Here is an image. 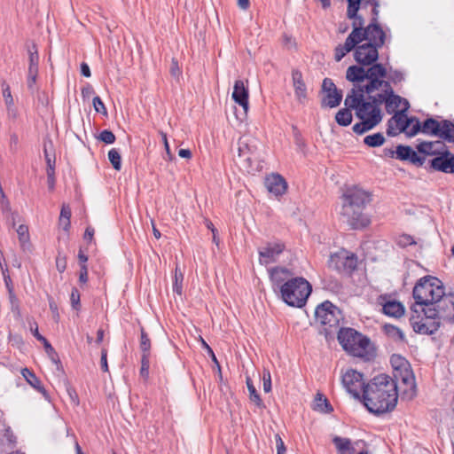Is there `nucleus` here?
I'll list each match as a JSON object with an SVG mask.
<instances>
[{"instance_id":"obj_1","label":"nucleus","mask_w":454,"mask_h":454,"mask_svg":"<svg viewBox=\"0 0 454 454\" xmlns=\"http://www.w3.org/2000/svg\"><path fill=\"white\" fill-rule=\"evenodd\" d=\"M377 0H348L347 17L352 20V32L343 44L334 50V59L340 61L347 53L364 41L382 47L386 34L378 23Z\"/></svg>"},{"instance_id":"obj_2","label":"nucleus","mask_w":454,"mask_h":454,"mask_svg":"<svg viewBox=\"0 0 454 454\" xmlns=\"http://www.w3.org/2000/svg\"><path fill=\"white\" fill-rule=\"evenodd\" d=\"M387 69L382 64H377L365 69L360 66H351L347 69L346 78L353 82H365V92L368 95L376 93L378 103H385L388 114L398 112L397 109L408 110L409 102L395 95L390 83L385 80Z\"/></svg>"},{"instance_id":"obj_3","label":"nucleus","mask_w":454,"mask_h":454,"mask_svg":"<svg viewBox=\"0 0 454 454\" xmlns=\"http://www.w3.org/2000/svg\"><path fill=\"white\" fill-rule=\"evenodd\" d=\"M398 387L388 375L374 377L364 388V403L372 413H385L395 409L398 400Z\"/></svg>"},{"instance_id":"obj_4","label":"nucleus","mask_w":454,"mask_h":454,"mask_svg":"<svg viewBox=\"0 0 454 454\" xmlns=\"http://www.w3.org/2000/svg\"><path fill=\"white\" fill-rule=\"evenodd\" d=\"M365 93V83L355 85L344 102L345 106L356 110V115L362 121L352 128L353 131L359 135L373 129L382 120L380 105L378 103L376 93L369 95V98L372 101L364 100Z\"/></svg>"},{"instance_id":"obj_5","label":"nucleus","mask_w":454,"mask_h":454,"mask_svg":"<svg viewBox=\"0 0 454 454\" xmlns=\"http://www.w3.org/2000/svg\"><path fill=\"white\" fill-rule=\"evenodd\" d=\"M338 340L343 349L354 356L369 359L373 354L370 340L352 328L340 329Z\"/></svg>"},{"instance_id":"obj_6","label":"nucleus","mask_w":454,"mask_h":454,"mask_svg":"<svg viewBox=\"0 0 454 454\" xmlns=\"http://www.w3.org/2000/svg\"><path fill=\"white\" fill-rule=\"evenodd\" d=\"M444 294V288L442 282L433 277H425L421 278L413 288V297L416 305H432L435 306Z\"/></svg>"},{"instance_id":"obj_7","label":"nucleus","mask_w":454,"mask_h":454,"mask_svg":"<svg viewBox=\"0 0 454 454\" xmlns=\"http://www.w3.org/2000/svg\"><path fill=\"white\" fill-rule=\"evenodd\" d=\"M310 284L303 278H294L280 286L283 301L293 307H302L311 294Z\"/></svg>"},{"instance_id":"obj_8","label":"nucleus","mask_w":454,"mask_h":454,"mask_svg":"<svg viewBox=\"0 0 454 454\" xmlns=\"http://www.w3.org/2000/svg\"><path fill=\"white\" fill-rule=\"evenodd\" d=\"M407 110H399L389 119L387 132L390 136H395L401 132L408 137L417 135L420 130V122L415 118H408L405 114Z\"/></svg>"},{"instance_id":"obj_9","label":"nucleus","mask_w":454,"mask_h":454,"mask_svg":"<svg viewBox=\"0 0 454 454\" xmlns=\"http://www.w3.org/2000/svg\"><path fill=\"white\" fill-rule=\"evenodd\" d=\"M365 207L356 205L341 204L340 216L352 229H362L371 223L369 216L364 213Z\"/></svg>"},{"instance_id":"obj_10","label":"nucleus","mask_w":454,"mask_h":454,"mask_svg":"<svg viewBox=\"0 0 454 454\" xmlns=\"http://www.w3.org/2000/svg\"><path fill=\"white\" fill-rule=\"evenodd\" d=\"M422 311L424 312L423 317L413 316L411 317L414 331L420 334L434 333L440 326L439 322L435 320V317H439L436 309H428V310L422 309Z\"/></svg>"},{"instance_id":"obj_11","label":"nucleus","mask_w":454,"mask_h":454,"mask_svg":"<svg viewBox=\"0 0 454 454\" xmlns=\"http://www.w3.org/2000/svg\"><path fill=\"white\" fill-rule=\"evenodd\" d=\"M341 204L366 207L372 201V193L358 185H349L343 189Z\"/></svg>"},{"instance_id":"obj_12","label":"nucleus","mask_w":454,"mask_h":454,"mask_svg":"<svg viewBox=\"0 0 454 454\" xmlns=\"http://www.w3.org/2000/svg\"><path fill=\"white\" fill-rule=\"evenodd\" d=\"M340 312L330 301H325L317 307L315 311L316 321L329 328L339 325Z\"/></svg>"},{"instance_id":"obj_13","label":"nucleus","mask_w":454,"mask_h":454,"mask_svg":"<svg viewBox=\"0 0 454 454\" xmlns=\"http://www.w3.org/2000/svg\"><path fill=\"white\" fill-rule=\"evenodd\" d=\"M380 46L375 45L373 43L365 42L358 43L353 50L355 60L362 66H370L372 67L377 65L376 60L379 58V49Z\"/></svg>"},{"instance_id":"obj_14","label":"nucleus","mask_w":454,"mask_h":454,"mask_svg":"<svg viewBox=\"0 0 454 454\" xmlns=\"http://www.w3.org/2000/svg\"><path fill=\"white\" fill-rule=\"evenodd\" d=\"M341 382L346 390L355 398H359L361 390L365 387L363 374L353 369H348L342 374Z\"/></svg>"},{"instance_id":"obj_15","label":"nucleus","mask_w":454,"mask_h":454,"mask_svg":"<svg viewBox=\"0 0 454 454\" xmlns=\"http://www.w3.org/2000/svg\"><path fill=\"white\" fill-rule=\"evenodd\" d=\"M376 305L381 307V311L388 317L399 318L403 316L404 306L393 299L389 294H381L376 299Z\"/></svg>"},{"instance_id":"obj_16","label":"nucleus","mask_w":454,"mask_h":454,"mask_svg":"<svg viewBox=\"0 0 454 454\" xmlns=\"http://www.w3.org/2000/svg\"><path fill=\"white\" fill-rule=\"evenodd\" d=\"M322 106L330 108L336 107L342 99V91L339 90L333 82L329 78H325L322 84Z\"/></svg>"},{"instance_id":"obj_17","label":"nucleus","mask_w":454,"mask_h":454,"mask_svg":"<svg viewBox=\"0 0 454 454\" xmlns=\"http://www.w3.org/2000/svg\"><path fill=\"white\" fill-rule=\"evenodd\" d=\"M395 376L401 380L402 396L408 400L412 399L416 395V382L412 371L406 368Z\"/></svg>"},{"instance_id":"obj_18","label":"nucleus","mask_w":454,"mask_h":454,"mask_svg":"<svg viewBox=\"0 0 454 454\" xmlns=\"http://www.w3.org/2000/svg\"><path fill=\"white\" fill-rule=\"evenodd\" d=\"M248 97L249 91L247 86L245 85L242 80H237L234 83L231 98L235 103L239 104L243 109L242 116L239 118L240 121L247 115L249 108Z\"/></svg>"},{"instance_id":"obj_19","label":"nucleus","mask_w":454,"mask_h":454,"mask_svg":"<svg viewBox=\"0 0 454 454\" xmlns=\"http://www.w3.org/2000/svg\"><path fill=\"white\" fill-rule=\"evenodd\" d=\"M28 68H27V87L33 90L38 75L39 55L35 43L27 47Z\"/></svg>"},{"instance_id":"obj_20","label":"nucleus","mask_w":454,"mask_h":454,"mask_svg":"<svg viewBox=\"0 0 454 454\" xmlns=\"http://www.w3.org/2000/svg\"><path fill=\"white\" fill-rule=\"evenodd\" d=\"M430 166L434 170L454 174V155L445 149L430 160Z\"/></svg>"},{"instance_id":"obj_21","label":"nucleus","mask_w":454,"mask_h":454,"mask_svg":"<svg viewBox=\"0 0 454 454\" xmlns=\"http://www.w3.org/2000/svg\"><path fill=\"white\" fill-rule=\"evenodd\" d=\"M434 308L439 315V318L454 322V293L444 294Z\"/></svg>"},{"instance_id":"obj_22","label":"nucleus","mask_w":454,"mask_h":454,"mask_svg":"<svg viewBox=\"0 0 454 454\" xmlns=\"http://www.w3.org/2000/svg\"><path fill=\"white\" fill-rule=\"evenodd\" d=\"M292 81L296 100L299 104L305 105L308 101V90L301 73L294 70L292 72Z\"/></svg>"},{"instance_id":"obj_23","label":"nucleus","mask_w":454,"mask_h":454,"mask_svg":"<svg viewBox=\"0 0 454 454\" xmlns=\"http://www.w3.org/2000/svg\"><path fill=\"white\" fill-rule=\"evenodd\" d=\"M267 190L275 196L283 195L287 190V183L279 174H271L265 179Z\"/></svg>"},{"instance_id":"obj_24","label":"nucleus","mask_w":454,"mask_h":454,"mask_svg":"<svg viewBox=\"0 0 454 454\" xmlns=\"http://www.w3.org/2000/svg\"><path fill=\"white\" fill-rule=\"evenodd\" d=\"M328 265L340 273L349 274L356 268L357 261L356 257H330Z\"/></svg>"},{"instance_id":"obj_25","label":"nucleus","mask_w":454,"mask_h":454,"mask_svg":"<svg viewBox=\"0 0 454 454\" xmlns=\"http://www.w3.org/2000/svg\"><path fill=\"white\" fill-rule=\"evenodd\" d=\"M257 150L256 139L244 136L239 139L238 142V153L239 157L244 158L245 160H250V156L253 155Z\"/></svg>"},{"instance_id":"obj_26","label":"nucleus","mask_w":454,"mask_h":454,"mask_svg":"<svg viewBox=\"0 0 454 454\" xmlns=\"http://www.w3.org/2000/svg\"><path fill=\"white\" fill-rule=\"evenodd\" d=\"M269 273L271 281L279 287L294 274L291 270L281 266L271 268Z\"/></svg>"},{"instance_id":"obj_27","label":"nucleus","mask_w":454,"mask_h":454,"mask_svg":"<svg viewBox=\"0 0 454 454\" xmlns=\"http://www.w3.org/2000/svg\"><path fill=\"white\" fill-rule=\"evenodd\" d=\"M417 149L421 153L428 155H440L442 153L441 150H445V145L440 141L422 142L417 145Z\"/></svg>"},{"instance_id":"obj_28","label":"nucleus","mask_w":454,"mask_h":454,"mask_svg":"<svg viewBox=\"0 0 454 454\" xmlns=\"http://www.w3.org/2000/svg\"><path fill=\"white\" fill-rule=\"evenodd\" d=\"M285 251V245L280 241H271L261 247L258 250L259 255H275Z\"/></svg>"},{"instance_id":"obj_29","label":"nucleus","mask_w":454,"mask_h":454,"mask_svg":"<svg viewBox=\"0 0 454 454\" xmlns=\"http://www.w3.org/2000/svg\"><path fill=\"white\" fill-rule=\"evenodd\" d=\"M437 137L448 142H454V124L450 121H441Z\"/></svg>"},{"instance_id":"obj_30","label":"nucleus","mask_w":454,"mask_h":454,"mask_svg":"<svg viewBox=\"0 0 454 454\" xmlns=\"http://www.w3.org/2000/svg\"><path fill=\"white\" fill-rule=\"evenodd\" d=\"M21 374L30 386H32L34 388L37 389L44 396H46V391L44 387L42 386L41 380L35 376V374L33 372H31L27 368H24L21 370Z\"/></svg>"},{"instance_id":"obj_31","label":"nucleus","mask_w":454,"mask_h":454,"mask_svg":"<svg viewBox=\"0 0 454 454\" xmlns=\"http://www.w3.org/2000/svg\"><path fill=\"white\" fill-rule=\"evenodd\" d=\"M333 441L339 454H353L354 449L349 439L335 436Z\"/></svg>"},{"instance_id":"obj_32","label":"nucleus","mask_w":454,"mask_h":454,"mask_svg":"<svg viewBox=\"0 0 454 454\" xmlns=\"http://www.w3.org/2000/svg\"><path fill=\"white\" fill-rule=\"evenodd\" d=\"M440 128V122L437 121L434 119H427L426 120L423 124H420V130L422 133L425 134H432L437 137V134L439 132Z\"/></svg>"},{"instance_id":"obj_33","label":"nucleus","mask_w":454,"mask_h":454,"mask_svg":"<svg viewBox=\"0 0 454 454\" xmlns=\"http://www.w3.org/2000/svg\"><path fill=\"white\" fill-rule=\"evenodd\" d=\"M247 387L249 391L250 401L253 402L257 407L263 408L264 404L249 377L247 378Z\"/></svg>"},{"instance_id":"obj_34","label":"nucleus","mask_w":454,"mask_h":454,"mask_svg":"<svg viewBox=\"0 0 454 454\" xmlns=\"http://www.w3.org/2000/svg\"><path fill=\"white\" fill-rule=\"evenodd\" d=\"M335 120L340 126H348L352 121V114L349 107L339 110L335 115Z\"/></svg>"},{"instance_id":"obj_35","label":"nucleus","mask_w":454,"mask_h":454,"mask_svg":"<svg viewBox=\"0 0 454 454\" xmlns=\"http://www.w3.org/2000/svg\"><path fill=\"white\" fill-rule=\"evenodd\" d=\"M385 137L382 133H374L372 135L366 136L364 138V143L370 147H378L384 144Z\"/></svg>"},{"instance_id":"obj_36","label":"nucleus","mask_w":454,"mask_h":454,"mask_svg":"<svg viewBox=\"0 0 454 454\" xmlns=\"http://www.w3.org/2000/svg\"><path fill=\"white\" fill-rule=\"evenodd\" d=\"M314 409L322 412H329L332 410L327 399L319 393L315 397Z\"/></svg>"},{"instance_id":"obj_37","label":"nucleus","mask_w":454,"mask_h":454,"mask_svg":"<svg viewBox=\"0 0 454 454\" xmlns=\"http://www.w3.org/2000/svg\"><path fill=\"white\" fill-rule=\"evenodd\" d=\"M396 245L401 247H406L408 246L413 247L421 248L422 245L418 244L411 236L402 235L396 239Z\"/></svg>"},{"instance_id":"obj_38","label":"nucleus","mask_w":454,"mask_h":454,"mask_svg":"<svg viewBox=\"0 0 454 454\" xmlns=\"http://www.w3.org/2000/svg\"><path fill=\"white\" fill-rule=\"evenodd\" d=\"M108 160L115 170H120L121 168V157L117 149H111L108 152Z\"/></svg>"},{"instance_id":"obj_39","label":"nucleus","mask_w":454,"mask_h":454,"mask_svg":"<svg viewBox=\"0 0 454 454\" xmlns=\"http://www.w3.org/2000/svg\"><path fill=\"white\" fill-rule=\"evenodd\" d=\"M140 348L142 356H150L151 341L144 328H141Z\"/></svg>"},{"instance_id":"obj_40","label":"nucleus","mask_w":454,"mask_h":454,"mask_svg":"<svg viewBox=\"0 0 454 454\" xmlns=\"http://www.w3.org/2000/svg\"><path fill=\"white\" fill-rule=\"evenodd\" d=\"M391 364L398 372V374L400 373L401 371L409 368L408 362L403 357L398 355H393L391 356Z\"/></svg>"},{"instance_id":"obj_41","label":"nucleus","mask_w":454,"mask_h":454,"mask_svg":"<svg viewBox=\"0 0 454 454\" xmlns=\"http://www.w3.org/2000/svg\"><path fill=\"white\" fill-rule=\"evenodd\" d=\"M184 280V274L180 268L176 265V270H175V283L173 286V290L177 294H182V282Z\"/></svg>"},{"instance_id":"obj_42","label":"nucleus","mask_w":454,"mask_h":454,"mask_svg":"<svg viewBox=\"0 0 454 454\" xmlns=\"http://www.w3.org/2000/svg\"><path fill=\"white\" fill-rule=\"evenodd\" d=\"M412 149L410 146L398 145L396 147V158L402 160H407L411 157Z\"/></svg>"},{"instance_id":"obj_43","label":"nucleus","mask_w":454,"mask_h":454,"mask_svg":"<svg viewBox=\"0 0 454 454\" xmlns=\"http://www.w3.org/2000/svg\"><path fill=\"white\" fill-rule=\"evenodd\" d=\"M20 241L26 244L29 240L28 227L25 224H20L16 230Z\"/></svg>"},{"instance_id":"obj_44","label":"nucleus","mask_w":454,"mask_h":454,"mask_svg":"<svg viewBox=\"0 0 454 454\" xmlns=\"http://www.w3.org/2000/svg\"><path fill=\"white\" fill-rule=\"evenodd\" d=\"M87 260H88V257H80L79 263L81 266V270H80V275H79V280L82 283H86L88 280V270H87V266H86Z\"/></svg>"},{"instance_id":"obj_45","label":"nucleus","mask_w":454,"mask_h":454,"mask_svg":"<svg viewBox=\"0 0 454 454\" xmlns=\"http://www.w3.org/2000/svg\"><path fill=\"white\" fill-rule=\"evenodd\" d=\"M149 367H150V356H146V355L142 356L140 374L144 379H147L149 376Z\"/></svg>"},{"instance_id":"obj_46","label":"nucleus","mask_w":454,"mask_h":454,"mask_svg":"<svg viewBox=\"0 0 454 454\" xmlns=\"http://www.w3.org/2000/svg\"><path fill=\"white\" fill-rule=\"evenodd\" d=\"M2 89H3V97L4 98L5 104L8 106H12L13 105V98L11 93L10 86L5 82H3Z\"/></svg>"},{"instance_id":"obj_47","label":"nucleus","mask_w":454,"mask_h":454,"mask_svg":"<svg viewBox=\"0 0 454 454\" xmlns=\"http://www.w3.org/2000/svg\"><path fill=\"white\" fill-rule=\"evenodd\" d=\"M98 138H99V140H101L102 142H104L106 144H113L115 141L114 134L108 129L103 130L99 134Z\"/></svg>"},{"instance_id":"obj_48","label":"nucleus","mask_w":454,"mask_h":454,"mask_svg":"<svg viewBox=\"0 0 454 454\" xmlns=\"http://www.w3.org/2000/svg\"><path fill=\"white\" fill-rule=\"evenodd\" d=\"M43 344L45 351L48 354L51 360L53 363L57 364L59 362V359H58V355L55 352L54 348L51 347V345L49 343V341L47 340H45V341H43Z\"/></svg>"},{"instance_id":"obj_49","label":"nucleus","mask_w":454,"mask_h":454,"mask_svg":"<svg viewBox=\"0 0 454 454\" xmlns=\"http://www.w3.org/2000/svg\"><path fill=\"white\" fill-rule=\"evenodd\" d=\"M262 381H263V390L266 393L270 392L271 390V376L269 370H263V375H262Z\"/></svg>"},{"instance_id":"obj_50","label":"nucleus","mask_w":454,"mask_h":454,"mask_svg":"<svg viewBox=\"0 0 454 454\" xmlns=\"http://www.w3.org/2000/svg\"><path fill=\"white\" fill-rule=\"evenodd\" d=\"M93 106L96 112L106 114V108L99 97L93 98Z\"/></svg>"},{"instance_id":"obj_51","label":"nucleus","mask_w":454,"mask_h":454,"mask_svg":"<svg viewBox=\"0 0 454 454\" xmlns=\"http://www.w3.org/2000/svg\"><path fill=\"white\" fill-rule=\"evenodd\" d=\"M49 306H50V309L51 311L53 319L56 322H58L59 319L58 305H57L56 301L51 297H49Z\"/></svg>"},{"instance_id":"obj_52","label":"nucleus","mask_w":454,"mask_h":454,"mask_svg":"<svg viewBox=\"0 0 454 454\" xmlns=\"http://www.w3.org/2000/svg\"><path fill=\"white\" fill-rule=\"evenodd\" d=\"M71 304L72 307L75 309H78L80 304V294L79 291L76 288H74L72 290L71 295H70Z\"/></svg>"},{"instance_id":"obj_53","label":"nucleus","mask_w":454,"mask_h":454,"mask_svg":"<svg viewBox=\"0 0 454 454\" xmlns=\"http://www.w3.org/2000/svg\"><path fill=\"white\" fill-rule=\"evenodd\" d=\"M407 160L417 166H422L425 162V157L419 156L417 153L412 150L411 157Z\"/></svg>"},{"instance_id":"obj_54","label":"nucleus","mask_w":454,"mask_h":454,"mask_svg":"<svg viewBox=\"0 0 454 454\" xmlns=\"http://www.w3.org/2000/svg\"><path fill=\"white\" fill-rule=\"evenodd\" d=\"M275 441L277 447V454H285L286 449L281 436L278 434L275 435Z\"/></svg>"},{"instance_id":"obj_55","label":"nucleus","mask_w":454,"mask_h":454,"mask_svg":"<svg viewBox=\"0 0 454 454\" xmlns=\"http://www.w3.org/2000/svg\"><path fill=\"white\" fill-rule=\"evenodd\" d=\"M160 135H161L162 141H163V144H164V147H165V150H166L167 160H172L174 159V155L172 154V153L170 151L169 145H168V138H167V135L164 132H160Z\"/></svg>"},{"instance_id":"obj_56","label":"nucleus","mask_w":454,"mask_h":454,"mask_svg":"<svg viewBox=\"0 0 454 454\" xmlns=\"http://www.w3.org/2000/svg\"><path fill=\"white\" fill-rule=\"evenodd\" d=\"M30 331L33 335L41 342L45 341V338L39 333L38 325L35 322L30 323Z\"/></svg>"},{"instance_id":"obj_57","label":"nucleus","mask_w":454,"mask_h":454,"mask_svg":"<svg viewBox=\"0 0 454 454\" xmlns=\"http://www.w3.org/2000/svg\"><path fill=\"white\" fill-rule=\"evenodd\" d=\"M59 217L70 220L71 208H70L69 205L63 203V205L61 207Z\"/></svg>"},{"instance_id":"obj_58","label":"nucleus","mask_w":454,"mask_h":454,"mask_svg":"<svg viewBox=\"0 0 454 454\" xmlns=\"http://www.w3.org/2000/svg\"><path fill=\"white\" fill-rule=\"evenodd\" d=\"M101 368L104 372H108V364H107V350L103 348L101 350Z\"/></svg>"},{"instance_id":"obj_59","label":"nucleus","mask_w":454,"mask_h":454,"mask_svg":"<svg viewBox=\"0 0 454 454\" xmlns=\"http://www.w3.org/2000/svg\"><path fill=\"white\" fill-rule=\"evenodd\" d=\"M70 220L59 217V227L62 229L65 232H68L70 229Z\"/></svg>"},{"instance_id":"obj_60","label":"nucleus","mask_w":454,"mask_h":454,"mask_svg":"<svg viewBox=\"0 0 454 454\" xmlns=\"http://www.w3.org/2000/svg\"><path fill=\"white\" fill-rule=\"evenodd\" d=\"M170 73L173 76L177 77L180 74V69L178 67V62L175 59L171 61Z\"/></svg>"},{"instance_id":"obj_61","label":"nucleus","mask_w":454,"mask_h":454,"mask_svg":"<svg viewBox=\"0 0 454 454\" xmlns=\"http://www.w3.org/2000/svg\"><path fill=\"white\" fill-rule=\"evenodd\" d=\"M56 266L59 272H63L67 267L66 257H57Z\"/></svg>"},{"instance_id":"obj_62","label":"nucleus","mask_w":454,"mask_h":454,"mask_svg":"<svg viewBox=\"0 0 454 454\" xmlns=\"http://www.w3.org/2000/svg\"><path fill=\"white\" fill-rule=\"evenodd\" d=\"M54 170L48 171L47 177H48V186L51 191L54 189L55 186V176H54Z\"/></svg>"},{"instance_id":"obj_63","label":"nucleus","mask_w":454,"mask_h":454,"mask_svg":"<svg viewBox=\"0 0 454 454\" xmlns=\"http://www.w3.org/2000/svg\"><path fill=\"white\" fill-rule=\"evenodd\" d=\"M387 332L392 336H397L400 340L403 339V333H402V331L395 326H390Z\"/></svg>"},{"instance_id":"obj_64","label":"nucleus","mask_w":454,"mask_h":454,"mask_svg":"<svg viewBox=\"0 0 454 454\" xmlns=\"http://www.w3.org/2000/svg\"><path fill=\"white\" fill-rule=\"evenodd\" d=\"M93 93H94V90L90 85H88L82 90V95L84 98H90Z\"/></svg>"}]
</instances>
